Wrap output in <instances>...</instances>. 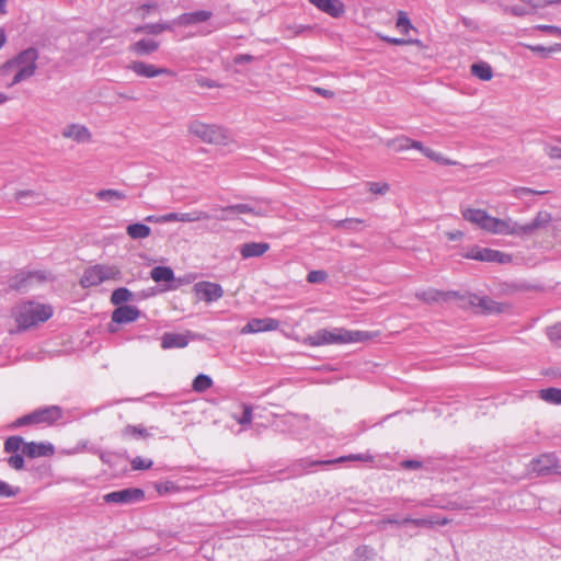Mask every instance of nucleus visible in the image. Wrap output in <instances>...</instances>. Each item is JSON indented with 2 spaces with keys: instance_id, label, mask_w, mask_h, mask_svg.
Segmentation results:
<instances>
[{
  "instance_id": "b1692460",
  "label": "nucleus",
  "mask_w": 561,
  "mask_h": 561,
  "mask_svg": "<svg viewBox=\"0 0 561 561\" xmlns=\"http://www.w3.org/2000/svg\"><path fill=\"white\" fill-rule=\"evenodd\" d=\"M41 424L51 425L61 419L62 412L58 405H48L35 410Z\"/></svg>"
},
{
  "instance_id": "6ab92c4d",
  "label": "nucleus",
  "mask_w": 561,
  "mask_h": 561,
  "mask_svg": "<svg viewBox=\"0 0 561 561\" xmlns=\"http://www.w3.org/2000/svg\"><path fill=\"white\" fill-rule=\"evenodd\" d=\"M469 302L472 306L480 308L481 311L486 314L501 313L503 311L502 305L488 296L473 294L470 296Z\"/></svg>"
},
{
  "instance_id": "4c0bfd02",
  "label": "nucleus",
  "mask_w": 561,
  "mask_h": 561,
  "mask_svg": "<svg viewBox=\"0 0 561 561\" xmlns=\"http://www.w3.org/2000/svg\"><path fill=\"white\" fill-rule=\"evenodd\" d=\"M415 295H416V298H419L420 300H423L427 304L436 302V301H439L440 299L445 298V293L437 290V289H433V288L417 291Z\"/></svg>"
},
{
  "instance_id": "052dcab7",
  "label": "nucleus",
  "mask_w": 561,
  "mask_h": 561,
  "mask_svg": "<svg viewBox=\"0 0 561 561\" xmlns=\"http://www.w3.org/2000/svg\"><path fill=\"white\" fill-rule=\"evenodd\" d=\"M545 151L546 153L551 158V159H558V160H561V148L558 147V146H550V145H547L545 147Z\"/></svg>"
},
{
  "instance_id": "a878e982",
  "label": "nucleus",
  "mask_w": 561,
  "mask_h": 561,
  "mask_svg": "<svg viewBox=\"0 0 561 561\" xmlns=\"http://www.w3.org/2000/svg\"><path fill=\"white\" fill-rule=\"evenodd\" d=\"M270 249L266 242H248L241 245L240 255L242 259L259 257L265 254Z\"/></svg>"
},
{
  "instance_id": "c756f323",
  "label": "nucleus",
  "mask_w": 561,
  "mask_h": 561,
  "mask_svg": "<svg viewBox=\"0 0 561 561\" xmlns=\"http://www.w3.org/2000/svg\"><path fill=\"white\" fill-rule=\"evenodd\" d=\"M159 48V43L152 38H142L131 45L130 50L137 55H150Z\"/></svg>"
},
{
  "instance_id": "338daca9",
  "label": "nucleus",
  "mask_w": 561,
  "mask_h": 561,
  "mask_svg": "<svg viewBox=\"0 0 561 561\" xmlns=\"http://www.w3.org/2000/svg\"><path fill=\"white\" fill-rule=\"evenodd\" d=\"M355 552L360 558L368 557L369 553H373V549L369 546L363 545V546L357 547Z\"/></svg>"
},
{
  "instance_id": "9d476101",
  "label": "nucleus",
  "mask_w": 561,
  "mask_h": 561,
  "mask_svg": "<svg viewBox=\"0 0 561 561\" xmlns=\"http://www.w3.org/2000/svg\"><path fill=\"white\" fill-rule=\"evenodd\" d=\"M386 524H391V525H405V524H412L416 527H431L435 524L437 525H440V526H445L448 524V519L447 518H443V519H433V518H412L410 516H407L402 519H399L397 517V515H391V516H388L381 520L378 522V527L380 529H383L385 528V525Z\"/></svg>"
},
{
  "instance_id": "864d4df0",
  "label": "nucleus",
  "mask_w": 561,
  "mask_h": 561,
  "mask_svg": "<svg viewBox=\"0 0 561 561\" xmlns=\"http://www.w3.org/2000/svg\"><path fill=\"white\" fill-rule=\"evenodd\" d=\"M243 411L242 414L239 417H236L237 422L242 425H249L252 422V407L249 404H243Z\"/></svg>"
},
{
  "instance_id": "49530a36",
  "label": "nucleus",
  "mask_w": 561,
  "mask_h": 561,
  "mask_svg": "<svg viewBox=\"0 0 561 561\" xmlns=\"http://www.w3.org/2000/svg\"><path fill=\"white\" fill-rule=\"evenodd\" d=\"M546 332L547 336L552 343L561 346V323H556L551 327H548Z\"/></svg>"
},
{
  "instance_id": "69168bd1",
  "label": "nucleus",
  "mask_w": 561,
  "mask_h": 561,
  "mask_svg": "<svg viewBox=\"0 0 561 561\" xmlns=\"http://www.w3.org/2000/svg\"><path fill=\"white\" fill-rule=\"evenodd\" d=\"M435 162L442 164V165H455L456 162L446 158L445 156H443L440 152L437 153L436 156V159H435Z\"/></svg>"
},
{
  "instance_id": "9b49d317",
  "label": "nucleus",
  "mask_w": 561,
  "mask_h": 561,
  "mask_svg": "<svg viewBox=\"0 0 561 561\" xmlns=\"http://www.w3.org/2000/svg\"><path fill=\"white\" fill-rule=\"evenodd\" d=\"M194 291L198 299L207 304L217 301L224 296V289L219 284L206 280L196 283Z\"/></svg>"
},
{
  "instance_id": "bf43d9fd",
  "label": "nucleus",
  "mask_w": 561,
  "mask_h": 561,
  "mask_svg": "<svg viewBox=\"0 0 561 561\" xmlns=\"http://www.w3.org/2000/svg\"><path fill=\"white\" fill-rule=\"evenodd\" d=\"M410 138L401 137L393 140L396 150L403 151L410 149Z\"/></svg>"
},
{
  "instance_id": "6e6552de",
  "label": "nucleus",
  "mask_w": 561,
  "mask_h": 561,
  "mask_svg": "<svg viewBox=\"0 0 561 561\" xmlns=\"http://www.w3.org/2000/svg\"><path fill=\"white\" fill-rule=\"evenodd\" d=\"M530 472L537 476H548L552 473H560L558 458L554 454H543L534 458L528 465Z\"/></svg>"
},
{
  "instance_id": "412c9836",
  "label": "nucleus",
  "mask_w": 561,
  "mask_h": 561,
  "mask_svg": "<svg viewBox=\"0 0 561 561\" xmlns=\"http://www.w3.org/2000/svg\"><path fill=\"white\" fill-rule=\"evenodd\" d=\"M213 13L207 10L186 12L178 16L176 23L181 26L195 25L208 21Z\"/></svg>"
},
{
  "instance_id": "f257e3e1",
  "label": "nucleus",
  "mask_w": 561,
  "mask_h": 561,
  "mask_svg": "<svg viewBox=\"0 0 561 561\" xmlns=\"http://www.w3.org/2000/svg\"><path fill=\"white\" fill-rule=\"evenodd\" d=\"M38 59V50L34 47H28L20 51L15 57L5 61L1 66L2 76H8L14 71L9 87L15 85L24 80L30 79L35 75L37 69L36 61Z\"/></svg>"
},
{
  "instance_id": "3c124183",
  "label": "nucleus",
  "mask_w": 561,
  "mask_h": 561,
  "mask_svg": "<svg viewBox=\"0 0 561 561\" xmlns=\"http://www.w3.org/2000/svg\"><path fill=\"white\" fill-rule=\"evenodd\" d=\"M153 465V461L151 459H146V458H142V457H135L131 461H130V466H131V469L133 470H147V469H150Z\"/></svg>"
},
{
  "instance_id": "4d7b16f0",
  "label": "nucleus",
  "mask_w": 561,
  "mask_h": 561,
  "mask_svg": "<svg viewBox=\"0 0 561 561\" xmlns=\"http://www.w3.org/2000/svg\"><path fill=\"white\" fill-rule=\"evenodd\" d=\"M368 186L373 194H385L389 190V185L387 183L369 182Z\"/></svg>"
},
{
  "instance_id": "09e8293b",
  "label": "nucleus",
  "mask_w": 561,
  "mask_h": 561,
  "mask_svg": "<svg viewBox=\"0 0 561 561\" xmlns=\"http://www.w3.org/2000/svg\"><path fill=\"white\" fill-rule=\"evenodd\" d=\"M412 24L410 19L408 18L407 13L403 11H400L397 19V28L403 33L407 34L411 28Z\"/></svg>"
},
{
  "instance_id": "7ed1b4c3",
  "label": "nucleus",
  "mask_w": 561,
  "mask_h": 561,
  "mask_svg": "<svg viewBox=\"0 0 561 561\" xmlns=\"http://www.w3.org/2000/svg\"><path fill=\"white\" fill-rule=\"evenodd\" d=\"M368 337L366 332L351 331L343 328L332 330L320 329L305 339V344L309 346H322L331 344L357 343Z\"/></svg>"
},
{
  "instance_id": "a18cd8bd",
  "label": "nucleus",
  "mask_w": 561,
  "mask_h": 561,
  "mask_svg": "<svg viewBox=\"0 0 561 561\" xmlns=\"http://www.w3.org/2000/svg\"><path fill=\"white\" fill-rule=\"evenodd\" d=\"M20 493L19 486H12L8 482L0 479V497L10 499Z\"/></svg>"
},
{
  "instance_id": "cd10ccee",
  "label": "nucleus",
  "mask_w": 561,
  "mask_h": 561,
  "mask_svg": "<svg viewBox=\"0 0 561 561\" xmlns=\"http://www.w3.org/2000/svg\"><path fill=\"white\" fill-rule=\"evenodd\" d=\"M158 428L154 426H150L149 428L142 426V425H127L122 431L123 436L125 437H133L136 439H145L147 437H150L153 435V431H157Z\"/></svg>"
},
{
  "instance_id": "ea45409f",
  "label": "nucleus",
  "mask_w": 561,
  "mask_h": 561,
  "mask_svg": "<svg viewBox=\"0 0 561 561\" xmlns=\"http://www.w3.org/2000/svg\"><path fill=\"white\" fill-rule=\"evenodd\" d=\"M228 211H232L234 216L241 215V214H252L255 216L263 215L262 210L260 208H256L254 206H251L250 204H234L228 206Z\"/></svg>"
},
{
  "instance_id": "39448f33",
  "label": "nucleus",
  "mask_w": 561,
  "mask_h": 561,
  "mask_svg": "<svg viewBox=\"0 0 561 561\" xmlns=\"http://www.w3.org/2000/svg\"><path fill=\"white\" fill-rule=\"evenodd\" d=\"M188 130L204 142L221 145L227 140L226 130L217 125H207L198 121L190 124Z\"/></svg>"
},
{
  "instance_id": "5fc2aeb1",
  "label": "nucleus",
  "mask_w": 561,
  "mask_h": 561,
  "mask_svg": "<svg viewBox=\"0 0 561 561\" xmlns=\"http://www.w3.org/2000/svg\"><path fill=\"white\" fill-rule=\"evenodd\" d=\"M228 206L220 207V208H214L216 214L210 215V218H214L216 220L226 221L231 220L234 217V214L232 211H228Z\"/></svg>"
},
{
  "instance_id": "72a5a7b5",
  "label": "nucleus",
  "mask_w": 561,
  "mask_h": 561,
  "mask_svg": "<svg viewBox=\"0 0 561 561\" xmlns=\"http://www.w3.org/2000/svg\"><path fill=\"white\" fill-rule=\"evenodd\" d=\"M134 294L126 287H118L112 291L111 304L114 306H123V304L133 300Z\"/></svg>"
},
{
  "instance_id": "c9c22d12",
  "label": "nucleus",
  "mask_w": 561,
  "mask_h": 561,
  "mask_svg": "<svg viewBox=\"0 0 561 561\" xmlns=\"http://www.w3.org/2000/svg\"><path fill=\"white\" fill-rule=\"evenodd\" d=\"M38 415L35 410L28 414L18 417L14 422L9 425L10 430H15L23 426L39 425Z\"/></svg>"
},
{
  "instance_id": "0eeeda50",
  "label": "nucleus",
  "mask_w": 561,
  "mask_h": 561,
  "mask_svg": "<svg viewBox=\"0 0 561 561\" xmlns=\"http://www.w3.org/2000/svg\"><path fill=\"white\" fill-rule=\"evenodd\" d=\"M145 499V492L139 488H126L110 492L103 496L105 503L133 504L141 502Z\"/></svg>"
},
{
  "instance_id": "f8f14e48",
  "label": "nucleus",
  "mask_w": 561,
  "mask_h": 561,
  "mask_svg": "<svg viewBox=\"0 0 561 561\" xmlns=\"http://www.w3.org/2000/svg\"><path fill=\"white\" fill-rule=\"evenodd\" d=\"M128 69L133 70L137 76L144 78H154L158 76L167 75L173 76L174 72L164 67H156L154 65L147 64L145 61L136 60L133 61Z\"/></svg>"
},
{
  "instance_id": "423d86ee",
  "label": "nucleus",
  "mask_w": 561,
  "mask_h": 561,
  "mask_svg": "<svg viewBox=\"0 0 561 561\" xmlns=\"http://www.w3.org/2000/svg\"><path fill=\"white\" fill-rule=\"evenodd\" d=\"M318 467L327 469L329 467V462H327V459H311L310 457L297 459L286 469L287 478L300 477L314 472Z\"/></svg>"
},
{
  "instance_id": "8fccbe9b",
  "label": "nucleus",
  "mask_w": 561,
  "mask_h": 561,
  "mask_svg": "<svg viewBox=\"0 0 561 561\" xmlns=\"http://www.w3.org/2000/svg\"><path fill=\"white\" fill-rule=\"evenodd\" d=\"M362 224H363V220H360V219H357V218H346L344 220H340L336 224V227L345 229V230L357 231Z\"/></svg>"
},
{
  "instance_id": "2f4dec72",
  "label": "nucleus",
  "mask_w": 561,
  "mask_h": 561,
  "mask_svg": "<svg viewBox=\"0 0 561 561\" xmlns=\"http://www.w3.org/2000/svg\"><path fill=\"white\" fill-rule=\"evenodd\" d=\"M15 199L25 205L41 204L44 196L32 190H22L15 193Z\"/></svg>"
},
{
  "instance_id": "c03bdc74",
  "label": "nucleus",
  "mask_w": 561,
  "mask_h": 561,
  "mask_svg": "<svg viewBox=\"0 0 561 561\" xmlns=\"http://www.w3.org/2000/svg\"><path fill=\"white\" fill-rule=\"evenodd\" d=\"M25 455L15 453L11 454V456L7 459L8 465L14 470H23L25 468Z\"/></svg>"
},
{
  "instance_id": "f3484780",
  "label": "nucleus",
  "mask_w": 561,
  "mask_h": 561,
  "mask_svg": "<svg viewBox=\"0 0 561 561\" xmlns=\"http://www.w3.org/2000/svg\"><path fill=\"white\" fill-rule=\"evenodd\" d=\"M140 316V310L136 306L123 305L112 312V321L117 324H126L136 321Z\"/></svg>"
},
{
  "instance_id": "37998d69",
  "label": "nucleus",
  "mask_w": 561,
  "mask_h": 561,
  "mask_svg": "<svg viewBox=\"0 0 561 561\" xmlns=\"http://www.w3.org/2000/svg\"><path fill=\"white\" fill-rule=\"evenodd\" d=\"M168 28L163 23H149L135 28L136 33L160 34Z\"/></svg>"
},
{
  "instance_id": "5701e85b",
  "label": "nucleus",
  "mask_w": 561,
  "mask_h": 561,
  "mask_svg": "<svg viewBox=\"0 0 561 561\" xmlns=\"http://www.w3.org/2000/svg\"><path fill=\"white\" fill-rule=\"evenodd\" d=\"M310 2L332 18H340L345 11L340 0H310Z\"/></svg>"
},
{
  "instance_id": "a211bd4d",
  "label": "nucleus",
  "mask_w": 561,
  "mask_h": 561,
  "mask_svg": "<svg viewBox=\"0 0 561 561\" xmlns=\"http://www.w3.org/2000/svg\"><path fill=\"white\" fill-rule=\"evenodd\" d=\"M191 340V333H174V332H165L161 336V347L163 350L171 348H183L188 345Z\"/></svg>"
},
{
  "instance_id": "bb28decb",
  "label": "nucleus",
  "mask_w": 561,
  "mask_h": 561,
  "mask_svg": "<svg viewBox=\"0 0 561 561\" xmlns=\"http://www.w3.org/2000/svg\"><path fill=\"white\" fill-rule=\"evenodd\" d=\"M415 505L421 507H433L442 510L455 508L454 503L443 495H433L431 497L423 499L419 501Z\"/></svg>"
},
{
  "instance_id": "2eb2a0df",
  "label": "nucleus",
  "mask_w": 561,
  "mask_h": 561,
  "mask_svg": "<svg viewBox=\"0 0 561 561\" xmlns=\"http://www.w3.org/2000/svg\"><path fill=\"white\" fill-rule=\"evenodd\" d=\"M22 453L30 459L51 457L55 454V447L48 442H26Z\"/></svg>"
},
{
  "instance_id": "58836bf2",
  "label": "nucleus",
  "mask_w": 561,
  "mask_h": 561,
  "mask_svg": "<svg viewBox=\"0 0 561 561\" xmlns=\"http://www.w3.org/2000/svg\"><path fill=\"white\" fill-rule=\"evenodd\" d=\"M213 387V379L205 374H198L193 382L192 388L196 392H205L206 390L210 389Z\"/></svg>"
},
{
  "instance_id": "dca6fc26",
  "label": "nucleus",
  "mask_w": 561,
  "mask_h": 561,
  "mask_svg": "<svg viewBox=\"0 0 561 561\" xmlns=\"http://www.w3.org/2000/svg\"><path fill=\"white\" fill-rule=\"evenodd\" d=\"M488 232L496 234L522 236L520 225L512 219L491 218Z\"/></svg>"
},
{
  "instance_id": "7c9ffc66",
  "label": "nucleus",
  "mask_w": 561,
  "mask_h": 561,
  "mask_svg": "<svg viewBox=\"0 0 561 561\" xmlns=\"http://www.w3.org/2000/svg\"><path fill=\"white\" fill-rule=\"evenodd\" d=\"M150 276L156 283H169L174 280V272L169 266H154L150 272Z\"/></svg>"
},
{
  "instance_id": "79ce46f5",
  "label": "nucleus",
  "mask_w": 561,
  "mask_h": 561,
  "mask_svg": "<svg viewBox=\"0 0 561 561\" xmlns=\"http://www.w3.org/2000/svg\"><path fill=\"white\" fill-rule=\"evenodd\" d=\"M540 398L549 403L561 404V389L547 388L540 391Z\"/></svg>"
},
{
  "instance_id": "ddd939ff",
  "label": "nucleus",
  "mask_w": 561,
  "mask_h": 561,
  "mask_svg": "<svg viewBox=\"0 0 561 561\" xmlns=\"http://www.w3.org/2000/svg\"><path fill=\"white\" fill-rule=\"evenodd\" d=\"M210 219V214L203 210H194L191 213H169L160 216L156 221L157 222H194L199 220Z\"/></svg>"
},
{
  "instance_id": "f03ea898",
  "label": "nucleus",
  "mask_w": 561,
  "mask_h": 561,
  "mask_svg": "<svg viewBox=\"0 0 561 561\" xmlns=\"http://www.w3.org/2000/svg\"><path fill=\"white\" fill-rule=\"evenodd\" d=\"M53 314L54 308L50 305L26 300L15 308L14 319L19 331H25L39 323L46 322Z\"/></svg>"
},
{
  "instance_id": "20e7f679",
  "label": "nucleus",
  "mask_w": 561,
  "mask_h": 561,
  "mask_svg": "<svg viewBox=\"0 0 561 561\" xmlns=\"http://www.w3.org/2000/svg\"><path fill=\"white\" fill-rule=\"evenodd\" d=\"M121 271L116 266L95 264L87 267L80 278L83 288L98 286L110 279H119Z\"/></svg>"
},
{
  "instance_id": "603ef678",
  "label": "nucleus",
  "mask_w": 561,
  "mask_h": 561,
  "mask_svg": "<svg viewBox=\"0 0 561 561\" xmlns=\"http://www.w3.org/2000/svg\"><path fill=\"white\" fill-rule=\"evenodd\" d=\"M328 277V274L325 271L322 270H314L310 271L307 275V280L310 284H319L323 283Z\"/></svg>"
},
{
  "instance_id": "473e14b6",
  "label": "nucleus",
  "mask_w": 561,
  "mask_h": 561,
  "mask_svg": "<svg viewBox=\"0 0 561 561\" xmlns=\"http://www.w3.org/2000/svg\"><path fill=\"white\" fill-rule=\"evenodd\" d=\"M127 234L131 239H145L150 236L151 229L142 222L130 224L126 228Z\"/></svg>"
},
{
  "instance_id": "a19ab883",
  "label": "nucleus",
  "mask_w": 561,
  "mask_h": 561,
  "mask_svg": "<svg viewBox=\"0 0 561 561\" xmlns=\"http://www.w3.org/2000/svg\"><path fill=\"white\" fill-rule=\"evenodd\" d=\"M96 197L100 201L111 203L114 199H125L126 198V194L124 192H122V191L108 188V190H101V191H99L96 193Z\"/></svg>"
},
{
  "instance_id": "f704fd0d",
  "label": "nucleus",
  "mask_w": 561,
  "mask_h": 561,
  "mask_svg": "<svg viewBox=\"0 0 561 561\" xmlns=\"http://www.w3.org/2000/svg\"><path fill=\"white\" fill-rule=\"evenodd\" d=\"M471 73L483 81H489L493 76L492 67L484 61L472 64Z\"/></svg>"
},
{
  "instance_id": "1a4fd4ad",
  "label": "nucleus",
  "mask_w": 561,
  "mask_h": 561,
  "mask_svg": "<svg viewBox=\"0 0 561 561\" xmlns=\"http://www.w3.org/2000/svg\"><path fill=\"white\" fill-rule=\"evenodd\" d=\"M463 256L470 260L481 262H497L502 264L508 263L511 261V256L506 253L489 248H480L477 245L468 250Z\"/></svg>"
},
{
  "instance_id": "e433bc0d",
  "label": "nucleus",
  "mask_w": 561,
  "mask_h": 561,
  "mask_svg": "<svg viewBox=\"0 0 561 561\" xmlns=\"http://www.w3.org/2000/svg\"><path fill=\"white\" fill-rule=\"evenodd\" d=\"M26 442H24L22 436L13 435L9 436L3 444V450L8 454H15L20 449H23V446Z\"/></svg>"
},
{
  "instance_id": "680f3d73",
  "label": "nucleus",
  "mask_w": 561,
  "mask_h": 561,
  "mask_svg": "<svg viewBox=\"0 0 561 561\" xmlns=\"http://www.w3.org/2000/svg\"><path fill=\"white\" fill-rule=\"evenodd\" d=\"M527 48L543 58L549 56V50H548V47H546V46H542L539 44L538 45H528Z\"/></svg>"
},
{
  "instance_id": "4468645a",
  "label": "nucleus",
  "mask_w": 561,
  "mask_h": 561,
  "mask_svg": "<svg viewBox=\"0 0 561 561\" xmlns=\"http://www.w3.org/2000/svg\"><path fill=\"white\" fill-rule=\"evenodd\" d=\"M279 327V321L274 318H253L242 328L241 333H260L275 331Z\"/></svg>"
},
{
  "instance_id": "0e129e2a",
  "label": "nucleus",
  "mask_w": 561,
  "mask_h": 561,
  "mask_svg": "<svg viewBox=\"0 0 561 561\" xmlns=\"http://www.w3.org/2000/svg\"><path fill=\"white\" fill-rule=\"evenodd\" d=\"M382 39L389 44L397 45V46H401V45H405V44L410 43L409 41L403 39V38L389 37V36H385V37H382Z\"/></svg>"
},
{
  "instance_id": "e2e57ef3",
  "label": "nucleus",
  "mask_w": 561,
  "mask_h": 561,
  "mask_svg": "<svg viewBox=\"0 0 561 561\" xmlns=\"http://www.w3.org/2000/svg\"><path fill=\"white\" fill-rule=\"evenodd\" d=\"M253 56L249 54H239L233 58L236 65H243L253 60Z\"/></svg>"
},
{
  "instance_id": "393cba45",
  "label": "nucleus",
  "mask_w": 561,
  "mask_h": 561,
  "mask_svg": "<svg viewBox=\"0 0 561 561\" xmlns=\"http://www.w3.org/2000/svg\"><path fill=\"white\" fill-rule=\"evenodd\" d=\"M65 138H71L78 142H87L91 139V133L89 129L79 124H70L62 130Z\"/></svg>"
},
{
  "instance_id": "c85d7f7f",
  "label": "nucleus",
  "mask_w": 561,
  "mask_h": 561,
  "mask_svg": "<svg viewBox=\"0 0 561 561\" xmlns=\"http://www.w3.org/2000/svg\"><path fill=\"white\" fill-rule=\"evenodd\" d=\"M375 457L369 453H363V454H350L346 456H341L333 459H327V462H329V467L336 463H345L350 461H360V462H374Z\"/></svg>"
},
{
  "instance_id": "de8ad7c7",
  "label": "nucleus",
  "mask_w": 561,
  "mask_h": 561,
  "mask_svg": "<svg viewBox=\"0 0 561 561\" xmlns=\"http://www.w3.org/2000/svg\"><path fill=\"white\" fill-rule=\"evenodd\" d=\"M513 193H514V196L519 198V199H524L526 198L527 196H533V195H545L548 193V191H535L533 188H529V187H515L513 190Z\"/></svg>"
},
{
  "instance_id": "774afa93",
  "label": "nucleus",
  "mask_w": 561,
  "mask_h": 561,
  "mask_svg": "<svg viewBox=\"0 0 561 561\" xmlns=\"http://www.w3.org/2000/svg\"><path fill=\"white\" fill-rule=\"evenodd\" d=\"M314 91L317 94L323 96V98H327V99H331L334 96V92L331 91V90H327V89H323V88H314Z\"/></svg>"
},
{
  "instance_id": "6e6d98bb",
  "label": "nucleus",
  "mask_w": 561,
  "mask_h": 561,
  "mask_svg": "<svg viewBox=\"0 0 561 561\" xmlns=\"http://www.w3.org/2000/svg\"><path fill=\"white\" fill-rule=\"evenodd\" d=\"M536 30L543 32L548 35L561 37V27L556 25L539 24L535 26Z\"/></svg>"
},
{
  "instance_id": "4be33fe9",
  "label": "nucleus",
  "mask_w": 561,
  "mask_h": 561,
  "mask_svg": "<svg viewBox=\"0 0 561 561\" xmlns=\"http://www.w3.org/2000/svg\"><path fill=\"white\" fill-rule=\"evenodd\" d=\"M550 221L551 215L548 211H539L531 221L520 225L522 236H529L536 230L547 227Z\"/></svg>"
},
{
  "instance_id": "aec40b11",
  "label": "nucleus",
  "mask_w": 561,
  "mask_h": 561,
  "mask_svg": "<svg viewBox=\"0 0 561 561\" xmlns=\"http://www.w3.org/2000/svg\"><path fill=\"white\" fill-rule=\"evenodd\" d=\"M462 217L472 224H476L481 229L488 231V227L491 222V216L482 209L467 208L462 211Z\"/></svg>"
},
{
  "instance_id": "13d9d810",
  "label": "nucleus",
  "mask_w": 561,
  "mask_h": 561,
  "mask_svg": "<svg viewBox=\"0 0 561 561\" xmlns=\"http://www.w3.org/2000/svg\"><path fill=\"white\" fill-rule=\"evenodd\" d=\"M423 462L415 459H405L400 462V467L407 470H417L422 468Z\"/></svg>"
}]
</instances>
